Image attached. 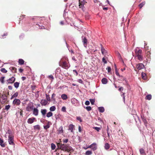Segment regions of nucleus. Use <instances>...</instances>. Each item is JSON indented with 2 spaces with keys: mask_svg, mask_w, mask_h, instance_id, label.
Returning <instances> with one entry per match:
<instances>
[{
  "mask_svg": "<svg viewBox=\"0 0 155 155\" xmlns=\"http://www.w3.org/2000/svg\"><path fill=\"white\" fill-rule=\"evenodd\" d=\"M101 51L102 54H104V53L106 52V51L101 44Z\"/></svg>",
  "mask_w": 155,
  "mask_h": 155,
  "instance_id": "17",
  "label": "nucleus"
},
{
  "mask_svg": "<svg viewBox=\"0 0 155 155\" xmlns=\"http://www.w3.org/2000/svg\"><path fill=\"white\" fill-rule=\"evenodd\" d=\"M61 142V141L60 140V142L57 144L58 148L61 150L64 151L69 152L72 150V147L69 146V144H62Z\"/></svg>",
  "mask_w": 155,
  "mask_h": 155,
  "instance_id": "1",
  "label": "nucleus"
},
{
  "mask_svg": "<svg viewBox=\"0 0 155 155\" xmlns=\"http://www.w3.org/2000/svg\"><path fill=\"white\" fill-rule=\"evenodd\" d=\"M58 133L61 134L63 133V127L62 126L60 127L58 130Z\"/></svg>",
  "mask_w": 155,
  "mask_h": 155,
  "instance_id": "21",
  "label": "nucleus"
},
{
  "mask_svg": "<svg viewBox=\"0 0 155 155\" xmlns=\"http://www.w3.org/2000/svg\"><path fill=\"white\" fill-rule=\"evenodd\" d=\"M23 71V70L21 68H20L19 69V71L20 73H22Z\"/></svg>",
  "mask_w": 155,
  "mask_h": 155,
  "instance_id": "63",
  "label": "nucleus"
},
{
  "mask_svg": "<svg viewBox=\"0 0 155 155\" xmlns=\"http://www.w3.org/2000/svg\"><path fill=\"white\" fill-rule=\"evenodd\" d=\"M152 96L150 94H149L147 95L145 99L147 100H150L151 99Z\"/></svg>",
  "mask_w": 155,
  "mask_h": 155,
  "instance_id": "24",
  "label": "nucleus"
},
{
  "mask_svg": "<svg viewBox=\"0 0 155 155\" xmlns=\"http://www.w3.org/2000/svg\"><path fill=\"white\" fill-rule=\"evenodd\" d=\"M101 81L103 84H106L107 82V80L106 78H104L102 79Z\"/></svg>",
  "mask_w": 155,
  "mask_h": 155,
  "instance_id": "18",
  "label": "nucleus"
},
{
  "mask_svg": "<svg viewBox=\"0 0 155 155\" xmlns=\"http://www.w3.org/2000/svg\"><path fill=\"white\" fill-rule=\"evenodd\" d=\"M106 69L107 70V71L108 73H110L111 72V68L110 67H107L106 68Z\"/></svg>",
  "mask_w": 155,
  "mask_h": 155,
  "instance_id": "47",
  "label": "nucleus"
},
{
  "mask_svg": "<svg viewBox=\"0 0 155 155\" xmlns=\"http://www.w3.org/2000/svg\"><path fill=\"white\" fill-rule=\"evenodd\" d=\"M100 112L103 113L104 111V109L103 107H100L98 108Z\"/></svg>",
  "mask_w": 155,
  "mask_h": 155,
  "instance_id": "28",
  "label": "nucleus"
},
{
  "mask_svg": "<svg viewBox=\"0 0 155 155\" xmlns=\"http://www.w3.org/2000/svg\"><path fill=\"white\" fill-rule=\"evenodd\" d=\"M41 113L43 117H45V115L47 112V110L46 109H42L41 110Z\"/></svg>",
  "mask_w": 155,
  "mask_h": 155,
  "instance_id": "12",
  "label": "nucleus"
},
{
  "mask_svg": "<svg viewBox=\"0 0 155 155\" xmlns=\"http://www.w3.org/2000/svg\"><path fill=\"white\" fill-rule=\"evenodd\" d=\"M34 129L35 130H39L40 129V126L38 125H36L34 127Z\"/></svg>",
  "mask_w": 155,
  "mask_h": 155,
  "instance_id": "33",
  "label": "nucleus"
},
{
  "mask_svg": "<svg viewBox=\"0 0 155 155\" xmlns=\"http://www.w3.org/2000/svg\"><path fill=\"white\" fill-rule=\"evenodd\" d=\"M136 57H137L138 59L140 61L143 60V56L141 54L137 56Z\"/></svg>",
  "mask_w": 155,
  "mask_h": 155,
  "instance_id": "30",
  "label": "nucleus"
},
{
  "mask_svg": "<svg viewBox=\"0 0 155 155\" xmlns=\"http://www.w3.org/2000/svg\"><path fill=\"white\" fill-rule=\"evenodd\" d=\"M0 71L4 73H6L7 72V71L5 68H2L0 70Z\"/></svg>",
  "mask_w": 155,
  "mask_h": 155,
  "instance_id": "38",
  "label": "nucleus"
},
{
  "mask_svg": "<svg viewBox=\"0 0 155 155\" xmlns=\"http://www.w3.org/2000/svg\"><path fill=\"white\" fill-rule=\"evenodd\" d=\"M90 104V102L89 101H85V104L87 105H89Z\"/></svg>",
  "mask_w": 155,
  "mask_h": 155,
  "instance_id": "60",
  "label": "nucleus"
},
{
  "mask_svg": "<svg viewBox=\"0 0 155 155\" xmlns=\"http://www.w3.org/2000/svg\"><path fill=\"white\" fill-rule=\"evenodd\" d=\"M49 123H50V122L48 121L47 124L44 126V128L45 129H47L50 127V126L49 124Z\"/></svg>",
  "mask_w": 155,
  "mask_h": 155,
  "instance_id": "35",
  "label": "nucleus"
},
{
  "mask_svg": "<svg viewBox=\"0 0 155 155\" xmlns=\"http://www.w3.org/2000/svg\"><path fill=\"white\" fill-rule=\"evenodd\" d=\"M18 62L19 64L22 65L24 64V61L22 59H19L18 60Z\"/></svg>",
  "mask_w": 155,
  "mask_h": 155,
  "instance_id": "19",
  "label": "nucleus"
},
{
  "mask_svg": "<svg viewBox=\"0 0 155 155\" xmlns=\"http://www.w3.org/2000/svg\"><path fill=\"white\" fill-rule=\"evenodd\" d=\"M110 147V145L108 143H106L104 146V148L105 149L107 150Z\"/></svg>",
  "mask_w": 155,
  "mask_h": 155,
  "instance_id": "25",
  "label": "nucleus"
},
{
  "mask_svg": "<svg viewBox=\"0 0 155 155\" xmlns=\"http://www.w3.org/2000/svg\"><path fill=\"white\" fill-rule=\"evenodd\" d=\"M42 106L46 105L48 103L47 101L45 99L42 100L40 102Z\"/></svg>",
  "mask_w": 155,
  "mask_h": 155,
  "instance_id": "13",
  "label": "nucleus"
},
{
  "mask_svg": "<svg viewBox=\"0 0 155 155\" xmlns=\"http://www.w3.org/2000/svg\"><path fill=\"white\" fill-rule=\"evenodd\" d=\"M145 4V2H142L140 4L139 6L140 8H141Z\"/></svg>",
  "mask_w": 155,
  "mask_h": 155,
  "instance_id": "32",
  "label": "nucleus"
},
{
  "mask_svg": "<svg viewBox=\"0 0 155 155\" xmlns=\"http://www.w3.org/2000/svg\"><path fill=\"white\" fill-rule=\"evenodd\" d=\"M82 41L84 47H86L87 44V39H83Z\"/></svg>",
  "mask_w": 155,
  "mask_h": 155,
  "instance_id": "23",
  "label": "nucleus"
},
{
  "mask_svg": "<svg viewBox=\"0 0 155 155\" xmlns=\"http://www.w3.org/2000/svg\"><path fill=\"white\" fill-rule=\"evenodd\" d=\"M49 78H51V79H53L54 78L53 75H52L51 74L50 75H49Z\"/></svg>",
  "mask_w": 155,
  "mask_h": 155,
  "instance_id": "64",
  "label": "nucleus"
},
{
  "mask_svg": "<svg viewBox=\"0 0 155 155\" xmlns=\"http://www.w3.org/2000/svg\"><path fill=\"white\" fill-rule=\"evenodd\" d=\"M33 104L32 103L28 104L26 107V110L27 111H30L33 109Z\"/></svg>",
  "mask_w": 155,
  "mask_h": 155,
  "instance_id": "8",
  "label": "nucleus"
},
{
  "mask_svg": "<svg viewBox=\"0 0 155 155\" xmlns=\"http://www.w3.org/2000/svg\"><path fill=\"white\" fill-rule=\"evenodd\" d=\"M46 97L47 101H51L50 97L49 95H47L46 94Z\"/></svg>",
  "mask_w": 155,
  "mask_h": 155,
  "instance_id": "40",
  "label": "nucleus"
},
{
  "mask_svg": "<svg viewBox=\"0 0 155 155\" xmlns=\"http://www.w3.org/2000/svg\"><path fill=\"white\" fill-rule=\"evenodd\" d=\"M25 15H21L20 16V18H19V19L22 20L23 18H25Z\"/></svg>",
  "mask_w": 155,
  "mask_h": 155,
  "instance_id": "53",
  "label": "nucleus"
},
{
  "mask_svg": "<svg viewBox=\"0 0 155 155\" xmlns=\"http://www.w3.org/2000/svg\"><path fill=\"white\" fill-rule=\"evenodd\" d=\"M92 153V152L91 151L88 150L86 152L85 154L86 155H91Z\"/></svg>",
  "mask_w": 155,
  "mask_h": 155,
  "instance_id": "37",
  "label": "nucleus"
},
{
  "mask_svg": "<svg viewBox=\"0 0 155 155\" xmlns=\"http://www.w3.org/2000/svg\"><path fill=\"white\" fill-rule=\"evenodd\" d=\"M11 106L9 105H6L5 107V110L8 111L10 108Z\"/></svg>",
  "mask_w": 155,
  "mask_h": 155,
  "instance_id": "42",
  "label": "nucleus"
},
{
  "mask_svg": "<svg viewBox=\"0 0 155 155\" xmlns=\"http://www.w3.org/2000/svg\"><path fill=\"white\" fill-rule=\"evenodd\" d=\"M97 149V147L96 145H94L93 147H92V149L94 150H95Z\"/></svg>",
  "mask_w": 155,
  "mask_h": 155,
  "instance_id": "54",
  "label": "nucleus"
},
{
  "mask_svg": "<svg viewBox=\"0 0 155 155\" xmlns=\"http://www.w3.org/2000/svg\"><path fill=\"white\" fill-rule=\"evenodd\" d=\"M74 129V125L73 124H70L69 126V130H71V132H73V130Z\"/></svg>",
  "mask_w": 155,
  "mask_h": 155,
  "instance_id": "16",
  "label": "nucleus"
},
{
  "mask_svg": "<svg viewBox=\"0 0 155 155\" xmlns=\"http://www.w3.org/2000/svg\"><path fill=\"white\" fill-rule=\"evenodd\" d=\"M8 140L10 144L12 145H15V143L14 142V137L12 135H10L8 136Z\"/></svg>",
  "mask_w": 155,
  "mask_h": 155,
  "instance_id": "4",
  "label": "nucleus"
},
{
  "mask_svg": "<svg viewBox=\"0 0 155 155\" xmlns=\"http://www.w3.org/2000/svg\"><path fill=\"white\" fill-rule=\"evenodd\" d=\"M19 82H16L14 83V85L15 88H17L19 86Z\"/></svg>",
  "mask_w": 155,
  "mask_h": 155,
  "instance_id": "22",
  "label": "nucleus"
},
{
  "mask_svg": "<svg viewBox=\"0 0 155 155\" xmlns=\"http://www.w3.org/2000/svg\"><path fill=\"white\" fill-rule=\"evenodd\" d=\"M0 145L2 147H5V143H4L3 140L0 142Z\"/></svg>",
  "mask_w": 155,
  "mask_h": 155,
  "instance_id": "41",
  "label": "nucleus"
},
{
  "mask_svg": "<svg viewBox=\"0 0 155 155\" xmlns=\"http://www.w3.org/2000/svg\"><path fill=\"white\" fill-rule=\"evenodd\" d=\"M8 89L9 90H12V87L11 86H8Z\"/></svg>",
  "mask_w": 155,
  "mask_h": 155,
  "instance_id": "62",
  "label": "nucleus"
},
{
  "mask_svg": "<svg viewBox=\"0 0 155 155\" xmlns=\"http://www.w3.org/2000/svg\"><path fill=\"white\" fill-rule=\"evenodd\" d=\"M55 147H56V146L53 143H51V149L52 150H54L55 149Z\"/></svg>",
  "mask_w": 155,
  "mask_h": 155,
  "instance_id": "46",
  "label": "nucleus"
},
{
  "mask_svg": "<svg viewBox=\"0 0 155 155\" xmlns=\"http://www.w3.org/2000/svg\"><path fill=\"white\" fill-rule=\"evenodd\" d=\"M21 103V101L17 99H15L12 102V104L14 105H16V106H19Z\"/></svg>",
  "mask_w": 155,
  "mask_h": 155,
  "instance_id": "6",
  "label": "nucleus"
},
{
  "mask_svg": "<svg viewBox=\"0 0 155 155\" xmlns=\"http://www.w3.org/2000/svg\"><path fill=\"white\" fill-rule=\"evenodd\" d=\"M62 140H63V142L64 143H66L68 142V139H63Z\"/></svg>",
  "mask_w": 155,
  "mask_h": 155,
  "instance_id": "52",
  "label": "nucleus"
},
{
  "mask_svg": "<svg viewBox=\"0 0 155 155\" xmlns=\"http://www.w3.org/2000/svg\"><path fill=\"white\" fill-rule=\"evenodd\" d=\"M53 115V113L51 111H49L47 114L46 117H49Z\"/></svg>",
  "mask_w": 155,
  "mask_h": 155,
  "instance_id": "27",
  "label": "nucleus"
},
{
  "mask_svg": "<svg viewBox=\"0 0 155 155\" xmlns=\"http://www.w3.org/2000/svg\"><path fill=\"white\" fill-rule=\"evenodd\" d=\"M60 66L64 68H68L69 67L68 63L66 61H64L63 59H62L61 60L60 63Z\"/></svg>",
  "mask_w": 155,
  "mask_h": 155,
  "instance_id": "3",
  "label": "nucleus"
},
{
  "mask_svg": "<svg viewBox=\"0 0 155 155\" xmlns=\"http://www.w3.org/2000/svg\"><path fill=\"white\" fill-rule=\"evenodd\" d=\"M124 90V89H123V87H120L119 88V89H118V90L119 91H123V90Z\"/></svg>",
  "mask_w": 155,
  "mask_h": 155,
  "instance_id": "61",
  "label": "nucleus"
},
{
  "mask_svg": "<svg viewBox=\"0 0 155 155\" xmlns=\"http://www.w3.org/2000/svg\"><path fill=\"white\" fill-rule=\"evenodd\" d=\"M102 61L104 63V64H106L107 63V61L104 58H103L102 59Z\"/></svg>",
  "mask_w": 155,
  "mask_h": 155,
  "instance_id": "55",
  "label": "nucleus"
},
{
  "mask_svg": "<svg viewBox=\"0 0 155 155\" xmlns=\"http://www.w3.org/2000/svg\"><path fill=\"white\" fill-rule=\"evenodd\" d=\"M142 120H143V122L144 123V124L146 126H147V120H146V119H145L144 118H142Z\"/></svg>",
  "mask_w": 155,
  "mask_h": 155,
  "instance_id": "39",
  "label": "nucleus"
},
{
  "mask_svg": "<svg viewBox=\"0 0 155 155\" xmlns=\"http://www.w3.org/2000/svg\"><path fill=\"white\" fill-rule=\"evenodd\" d=\"M77 119L78 120H79L81 122H82V120L81 118L80 117H77Z\"/></svg>",
  "mask_w": 155,
  "mask_h": 155,
  "instance_id": "56",
  "label": "nucleus"
},
{
  "mask_svg": "<svg viewBox=\"0 0 155 155\" xmlns=\"http://www.w3.org/2000/svg\"><path fill=\"white\" fill-rule=\"evenodd\" d=\"M38 110L37 108H34L33 109V114L35 116H37L38 115Z\"/></svg>",
  "mask_w": 155,
  "mask_h": 155,
  "instance_id": "14",
  "label": "nucleus"
},
{
  "mask_svg": "<svg viewBox=\"0 0 155 155\" xmlns=\"http://www.w3.org/2000/svg\"><path fill=\"white\" fill-rule=\"evenodd\" d=\"M36 88V86L34 85V86H31V88L32 89V91H34Z\"/></svg>",
  "mask_w": 155,
  "mask_h": 155,
  "instance_id": "59",
  "label": "nucleus"
},
{
  "mask_svg": "<svg viewBox=\"0 0 155 155\" xmlns=\"http://www.w3.org/2000/svg\"><path fill=\"white\" fill-rule=\"evenodd\" d=\"M20 111L19 112L21 116H22V117L23 116V110H22L20 109Z\"/></svg>",
  "mask_w": 155,
  "mask_h": 155,
  "instance_id": "57",
  "label": "nucleus"
},
{
  "mask_svg": "<svg viewBox=\"0 0 155 155\" xmlns=\"http://www.w3.org/2000/svg\"><path fill=\"white\" fill-rule=\"evenodd\" d=\"M142 51L140 49H136L135 51V55L136 56L141 55L142 53Z\"/></svg>",
  "mask_w": 155,
  "mask_h": 155,
  "instance_id": "11",
  "label": "nucleus"
},
{
  "mask_svg": "<svg viewBox=\"0 0 155 155\" xmlns=\"http://www.w3.org/2000/svg\"><path fill=\"white\" fill-rule=\"evenodd\" d=\"M61 97L62 99L65 100L67 99L68 97L67 95L65 94H63L61 95Z\"/></svg>",
  "mask_w": 155,
  "mask_h": 155,
  "instance_id": "20",
  "label": "nucleus"
},
{
  "mask_svg": "<svg viewBox=\"0 0 155 155\" xmlns=\"http://www.w3.org/2000/svg\"><path fill=\"white\" fill-rule=\"evenodd\" d=\"M140 154H145V152L144 150L142 148H141L140 149Z\"/></svg>",
  "mask_w": 155,
  "mask_h": 155,
  "instance_id": "31",
  "label": "nucleus"
},
{
  "mask_svg": "<svg viewBox=\"0 0 155 155\" xmlns=\"http://www.w3.org/2000/svg\"><path fill=\"white\" fill-rule=\"evenodd\" d=\"M15 80V78L13 77H12L7 80V84H13Z\"/></svg>",
  "mask_w": 155,
  "mask_h": 155,
  "instance_id": "7",
  "label": "nucleus"
},
{
  "mask_svg": "<svg viewBox=\"0 0 155 155\" xmlns=\"http://www.w3.org/2000/svg\"><path fill=\"white\" fill-rule=\"evenodd\" d=\"M114 65H115V73H116V75L117 76H118L119 77H120V74H119V73L118 71H117V68H116V64H114Z\"/></svg>",
  "mask_w": 155,
  "mask_h": 155,
  "instance_id": "29",
  "label": "nucleus"
},
{
  "mask_svg": "<svg viewBox=\"0 0 155 155\" xmlns=\"http://www.w3.org/2000/svg\"><path fill=\"white\" fill-rule=\"evenodd\" d=\"M93 128L98 132L99 131V130L101 129V128L100 127H93Z\"/></svg>",
  "mask_w": 155,
  "mask_h": 155,
  "instance_id": "51",
  "label": "nucleus"
},
{
  "mask_svg": "<svg viewBox=\"0 0 155 155\" xmlns=\"http://www.w3.org/2000/svg\"><path fill=\"white\" fill-rule=\"evenodd\" d=\"M144 68V66L142 63H139L137 65L136 68L139 70L143 69Z\"/></svg>",
  "mask_w": 155,
  "mask_h": 155,
  "instance_id": "9",
  "label": "nucleus"
},
{
  "mask_svg": "<svg viewBox=\"0 0 155 155\" xmlns=\"http://www.w3.org/2000/svg\"><path fill=\"white\" fill-rule=\"evenodd\" d=\"M55 94L54 93L52 94L51 97V98L52 100H53L54 101H55Z\"/></svg>",
  "mask_w": 155,
  "mask_h": 155,
  "instance_id": "48",
  "label": "nucleus"
},
{
  "mask_svg": "<svg viewBox=\"0 0 155 155\" xmlns=\"http://www.w3.org/2000/svg\"><path fill=\"white\" fill-rule=\"evenodd\" d=\"M79 6L80 8H81L83 10V7L84 5L85 4L86 2L85 0H79Z\"/></svg>",
  "mask_w": 155,
  "mask_h": 155,
  "instance_id": "5",
  "label": "nucleus"
},
{
  "mask_svg": "<svg viewBox=\"0 0 155 155\" xmlns=\"http://www.w3.org/2000/svg\"><path fill=\"white\" fill-rule=\"evenodd\" d=\"M94 145H96V143H93L91 145H90V146H89L87 147V148H92V147H93Z\"/></svg>",
  "mask_w": 155,
  "mask_h": 155,
  "instance_id": "45",
  "label": "nucleus"
},
{
  "mask_svg": "<svg viewBox=\"0 0 155 155\" xmlns=\"http://www.w3.org/2000/svg\"><path fill=\"white\" fill-rule=\"evenodd\" d=\"M18 92H16L15 93V94L13 95H12V96L11 99H12L14 97H17L18 96Z\"/></svg>",
  "mask_w": 155,
  "mask_h": 155,
  "instance_id": "26",
  "label": "nucleus"
},
{
  "mask_svg": "<svg viewBox=\"0 0 155 155\" xmlns=\"http://www.w3.org/2000/svg\"><path fill=\"white\" fill-rule=\"evenodd\" d=\"M9 69L13 73H15L16 72L17 69L15 67H11L9 68Z\"/></svg>",
  "mask_w": 155,
  "mask_h": 155,
  "instance_id": "15",
  "label": "nucleus"
},
{
  "mask_svg": "<svg viewBox=\"0 0 155 155\" xmlns=\"http://www.w3.org/2000/svg\"><path fill=\"white\" fill-rule=\"evenodd\" d=\"M0 101L2 104L5 103L7 101V97L6 94L0 93Z\"/></svg>",
  "mask_w": 155,
  "mask_h": 155,
  "instance_id": "2",
  "label": "nucleus"
},
{
  "mask_svg": "<svg viewBox=\"0 0 155 155\" xmlns=\"http://www.w3.org/2000/svg\"><path fill=\"white\" fill-rule=\"evenodd\" d=\"M5 78V77H1L0 79V81L2 84L4 83V79Z\"/></svg>",
  "mask_w": 155,
  "mask_h": 155,
  "instance_id": "43",
  "label": "nucleus"
},
{
  "mask_svg": "<svg viewBox=\"0 0 155 155\" xmlns=\"http://www.w3.org/2000/svg\"><path fill=\"white\" fill-rule=\"evenodd\" d=\"M35 121H36V118L35 117H32L29 118L27 122L28 124H31Z\"/></svg>",
  "mask_w": 155,
  "mask_h": 155,
  "instance_id": "10",
  "label": "nucleus"
},
{
  "mask_svg": "<svg viewBox=\"0 0 155 155\" xmlns=\"http://www.w3.org/2000/svg\"><path fill=\"white\" fill-rule=\"evenodd\" d=\"M56 110V107L54 106H52L50 108V110L51 111H53Z\"/></svg>",
  "mask_w": 155,
  "mask_h": 155,
  "instance_id": "34",
  "label": "nucleus"
},
{
  "mask_svg": "<svg viewBox=\"0 0 155 155\" xmlns=\"http://www.w3.org/2000/svg\"><path fill=\"white\" fill-rule=\"evenodd\" d=\"M142 77V78L144 80H145L146 79V74L143 72L141 74Z\"/></svg>",
  "mask_w": 155,
  "mask_h": 155,
  "instance_id": "36",
  "label": "nucleus"
},
{
  "mask_svg": "<svg viewBox=\"0 0 155 155\" xmlns=\"http://www.w3.org/2000/svg\"><path fill=\"white\" fill-rule=\"evenodd\" d=\"M119 77V80L121 81L124 80H125V78L124 77H123L122 76H120V77Z\"/></svg>",
  "mask_w": 155,
  "mask_h": 155,
  "instance_id": "49",
  "label": "nucleus"
},
{
  "mask_svg": "<svg viewBox=\"0 0 155 155\" xmlns=\"http://www.w3.org/2000/svg\"><path fill=\"white\" fill-rule=\"evenodd\" d=\"M85 108L88 111H90L92 109L90 106L86 107Z\"/></svg>",
  "mask_w": 155,
  "mask_h": 155,
  "instance_id": "50",
  "label": "nucleus"
},
{
  "mask_svg": "<svg viewBox=\"0 0 155 155\" xmlns=\"http://www.w3.org/2000/svg\"><path fill=\"white\" fill-rule=\"evenodd\" d=\"M90 101L92 105H93L94 104V103L95 101L94 99H90Z\"/></svg>",
  "mask_w": 155,
  "mask_h": 155,
  "instance_id": "44",
  "label": "nucleus"
},
{
  "mask_svg": "<svg viewBox=\"0 0 155 155\" xmlns=\"http://www.w3.org/2000/svg\"><path fill=\"white\" fill-rule=\"evenodd\" d=\"M61 110L63 112L66 111V107H63L61 109Z\"/></svg>",
  "mask_w": 155,
  "mask_h": 155,
  "instance_id": "58",
  "label": "nucleus"
}]
</instances>
